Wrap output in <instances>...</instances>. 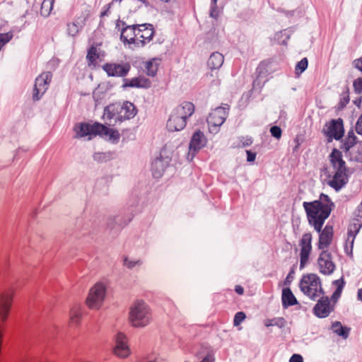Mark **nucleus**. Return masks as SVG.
Listing matches in <instances>:
<instances>
[{
	"label": "nucleus",
	"instance_id": "72a5a7b5",
	"mask_svg": "<svg viewBox=\"0 0 362 362\" xmlns=\"http://www.w3.org/2000/svg\"><path fill=\"white\" fill-rule=\"evenodd\" d=\"M80 31V26L76 23H69L67 24V32L71 36H76Z\"/></svg>",
	"mask_w": 362,
	"mask_h": 362
},
{
	"label": "nucleus",
	"instance_id": "6e6552de",
	"mask_svg": "<svg viewBox=\"0 0 362 362\" xmlns=\"http://www.w3.org/2000/svg\"><path fill=\"white\" fill-rule=\"evenodd\" d=\"M333 285L335 286V291L332 296L331 300H329L327 297H322L314 307V313L319 317L328 316L334 310V306L339 297V280L334 281Z\"/></svg>",
	"mask_w": 362,
	"mask_h": 362
},
{
	"label": "nucleus",
	"instance_id": "4468645a",
	"mask_svg": "<svg viewBox=\"0 0 362 362\" xmlns=\"http://www.w3.org/2000/svg\"><path fill=\"white\" fill-rule=\"evenodd\" d=\"M52 74L49 71L41 74L36 79L34 86L33 98L38 100L46 92L51 82Z\"/></svg>",
	"mask_w": 362,
	"mask_h": 362
},
{
	"label": "nucleus",
	"instance_id": "e433bc0d",
	"mask_svg": "<svg viewBox=\"0 0 362 362\" xmlns=\"http://www.w3.org/2000/svg\"><path fill=\"white\" fill-rule=\"evenodd\" d=\"M141 263L142 262L141 260L134 261L129 259L128 257L124 258V265L129 269H132L133 267L137 265L139 266L141 264Z\"/></svg>",
	"mask_w": 362,
	"mask_h": 362
},
{
	"label": "nucleus",
	"instance_id": "c756f323",
	"mask_svg": "<svg viewBox=\"0 0 362 362\" xmlns=\"http://www.w3.org/2000/svg\"><path fill=\"white\" fill-rule=\"evenodd\" d=\"M160 58H153L146 62L145 69L148 76H155L160 64Z\"/></svg>",
	"mask_w": 362,
	"mask_h": 362
},
{
	"label": "nucleus",
	"instance_id": "aec40b11",
	"mask_svg": "<svg viewBox=\"0 0 362 362\" xmlns=\"http://www.w3.org/2000/svg\"><path fill=\"white\" fill-rule=\"evenodd\" d=\"M322 132L328 142L332 141L334 139L339 140V119H332L326 123Z\"/></svg>",
	"mask_w": 362,
	"mask_h": 362
},
{
	"label": "nucleus",
	"instance_id": "13d9d810",
	"mask_svg": "<svg viewBox=\"0 0 362 362\" xmlns=\"http://www.w3.org/2000/svg\"><path fill=\"white\" fill-rule=\"evenodd\" d=\"M345 284H346V282H345V280L344 279V276H341V292L342 291V289H343Z\"/></svg>",
	"mask_w": 362,
	"mask_h": 362
},
{
	"label": "nucleus",
	"instance_id": "4c0bfd02",
	"mask_svg": "<svg viewBox=\"0 0 362 362\" xmlns=\"http://www.w3.org/2000/svg\"><path fill=\"white\" fill-rule=\"evenodd\" d=\"M245 317H246V315H245V313H243V312L237 313L234 317L233 325L235 327L240 325V324L244 321Z\"/></svg>",
	"mask_w": 362,
	"mask_h": 362
},
{
	"label": "nucleus",
	"instance_id": "a18cd8bd",
	"mask_svg": "<svg viewBox=\"0 0 362 362\" xmlns=\"http://www.w3.org/2000/svg\"><path fill=\"white\" fill-rule=\"evenodd\" d=\"M289 362H303V357L299 354H293Z\"/></svg>",
	"mask_w": 362,
	"mask_h": 362
},
{
	"label": "nucleus",
	"instance_id": "864d4df0",
	"mask_svg": "<svg viewBox=\"0 0 362 362\" xmlns=\"http://www.w3.org/2000/svg\"><path fill=\"white\" fill-rule=\"evenodd\" d=\"M361 102H362V97H359V98H356L353 103L355 105H356L358 108L361 107Z\"/></svg>",
	"mask_w": 362,
	"mask_h": 362
},
{
	"label": "nucleus",
	"instance_id": "20e7f679",
	"mask_svg": "<svg viewBox=\"0 0 362 362\" xmlns=\"http://www.w3.org/2000/svg\"><path fill=\"white\" fill-rule=\"evenodd\" d=\"M354 217L349 221L347 227V235L344 240L343 247L344 253L353 259V248L356 235L362 228V202L354 211Z\"/></svg>",
	"mask_w": 362,
	"mask_h": 362
},
{
	"label": "nucleus",
	"instance_id": "4be33fe9",
	"mask_svg": "<svg viewBox=\"0 0 362 362\" xmlns=\"http://www.w3.org/2000/svg\"><path fill=\"white\" fill-rule=\"evenodd\" d=\"M206 144V139L201 131L195 132L189 143V152L197 153Z\"/></svg>",
	"mask_w": 362,
	"mask_h": 362
},
{
	"label": "nucleus",
	"instance_id": "9d476101",
	"mask_svg": "<svg viewBox=\"0 0 362 362\" xmlns=\"http://www.w3.org/2000/svg\"><path fill=\"white\" fill-rule=\"evenodd\" d=\"M229 106L226 105L215 108L211 111L207 118L209 131L210 133L216 134L219 131V127L226 121L228 115Z\"/></svg>",
	"mask_w": 362,
	"mask_h": 362
},
{
	"label": "nucleus",
	"instance_id": "5fc2aeb1",
	"mask_svg": "<svg viewBox=\"0 0 362 362\" xmlns=\"http://www.w3.org/2000/svg\"><path fill=\"white\" fill-rule=\"evenodd\" d=\"M356 145V151L358 153H361L362 154V141H358L357 144Z\"/></svg>",
	"mask_w": 362,
	"mask_h": 362
},
{
	"label": "nucleus",
	"instance_id": "c03bdc74",
	"mask_svg": "<svg viewBox=\"0 0 362 362\" xmlns=\"http://www.w3.org/2000/svg\"><path fill=\"white\" fill-rule=\"evenodd\" d=\"M269 63L263 62L260 63V64L258 66L257 69V71L258 72L259 75H261L264 74V71H267V67L268 66Z\"/></svg>",
	"mask_w": 362,
	"mask_h": 362
},
{
	"label": "nucleus",
	"instance_id": "0eeeda50",
	"mask_svg": "<svg viewBox=\"0 0 362 362\" xmlns=\"http://www.w3.org/2000/svg\"><path fill=\"white\" fill-rule=\"evenodd\" d=\"M299 287L300 291L310 298H315L322 293L321 280L315 274L303 275Z\"/></svg>",
	"mask_w": 362,
	"mask_h": 362
},
{
	"label": "nucleus",
	"instance_id": "1a4fd4ad",
	"mask_svg": "<svg viewBox=\"0 0 362 362\" xmlns=\"http://www.w3.org/2000/svg\"><path fill=\"white\" fill-rule=\"evenodd\" d=\"M107 291V285L103 282H97L89 290L86 305L90 309L98 310L103 305Z\"/></svg>",
	"mask_w": 362,
	"mask_h": 362
},
{
	"label": "nucleus",
	"instance_id": "6ab92c4d",
	"mask_svg": "<svg viewBox=\"0 0 362 362\" xmlns=\"http://www.w3.org/2000/svg\"><path fill=\"white\" fill-rule=\"evenodd\" d=\"M345 130L344 128V123L341 119V149H343L345 153L347 154L348 151L353 148L358 143V138L355 135L353 130L348 132L346 137L343 139L342 137L344 134Z\"/></svg>",
	"mask_w": 362,
	"mask_h": 362
},
{
	"label": "nucleus",
	"instance_id": "bb28decb",
	"mask_svg": "<svg viewBox=\"0 0 362 362\" xmlns=\"http://www.w3.org/2000/svg\"><path fill=\"white\" fill-rule=\"evenodd\" d=\"M103 56V54H102L100 49L93 45L88 50L86 56L88 66H95L97 64V60Z\"/></svg>",
	"mask_w": 362,
	"mask_h": 362
},
{
	"label": "nucleus",
	"instance_id": "cd10ccee",
	"mask_svg": "<svg viewBox=\"0 0 362 362\" xmlns=\"http://www.w3.org/2000/svg\"><path fill=\"white\" fill-rule=\"evenodd\" d=\"M151 166L153 176L158 178L163 175L167 166V162L160 158H158L153 161Z\"/></svg>",
	"mask_w": 362,
	"mask_h": 362
},
{
	"label": "nucleus",
	"instance_id": "f8f14e48",
	"mask_svg": "<svg viewBox=\"0 0 362 362\" xmlns=\"http://www.w3.org/2000/svg\"><path fill=\"white\" fill-rule=\"evenodd\" d=\"M312 240V234L310 233H306L302 235L299 240L300 269H304L309 262L310 256L313 250Z\"/></svg>",
	"mask_w": 362,
	"mask_h": 362
},
{
	"label": "nucleus",
	"instance_id": "de8ad7c7",
	"mask_svg": "<svg viewBox=\"0 0 362 362\" xmlns=\"http://www.w3.org/2000/svg\"><path fill=\"white\" fill-rule=\"evenodd\" d=\"M53 3L54 0H43L42 3V8H44L49 7L50 8H52Z\"/></svg>",
	"mask_w": 362,
	"mask_h": 362
},
{
	"label": "nucleus",
	"instance_id": "7c9ffc66",
	"mask_svg": "<svg viewBox=\"0 0 362 362\" xmlns=\"http://www.w3.org/2000/svg\"><path fill=\"white\" fill-rule=\"evenodd\" d=\"M286 320L284 317H275L273 319H267L264 320V324L266 327L276 326L282 328L286 325Z\"/></svg>",
	"mask_w": 362,
	"mask_h": 362
},
{
	"label": "nucleus",
	"instance_id": "423d86ee",
	"mask_svg": "<svg viewBox=\"0 0 362 362\" xmlns=\"http://www.w3.org/2000/svg\"><path fill=\"white\" fill-rule=\"evenodd\" d=\"M129 319L135 327L148 325L151 320V311L149 306L142 300L134 302L129 309Z\"/></svg>",
	"mask_w": 362,
	"mask_h": 362
},
{
	"label": "nucleus",
	"instance_id": "6e6d98bb",
	"mask_svg": "<svg viewBox=\"0 0 362 362\" xmlns=\"http://www.w3.org/2000/svg\"><path fill=\"white\" fill-rule=\"evenodd\" d=\"M357 300L362 302V288L358 289Z\"/></svg>",
	"mask_w": 362,
	"mask_h": 362
},
{
	"label": "nucleus",
	"instance_id": "49530a36",
	"mask_svg": "<svg viewBox=\"0 0 362 362\" xmlns=\"http://www.w3.org/2000/svg\"><path fill=\"white\" fill-rule=\"evenodd\" d=\"M247 153V160L248 162H252L255 160L256 153H253L250 151H246Z\"/></svg>",
	"mask_w": 362,
	"mask_h": 362
},
{
	"label": "nucleus",
	"instance_id": "a19ab883",
	"mask_svg": "<svg viewBox=\"0 0 362 362\" xmlns=\"http://www.w3.org/2000/svg\"><path fill=\"white\" fill-rule=\"evenodd\" d=\"M351 332V328L346 325H342L341 324V338L343 339H346L349 335Z\"/></svg>",
	"mask_w": 362,
	"mask_h": 362
},
{
	"label": "nucleus",
	"instance_id": "4d7b16f0",
	"mask_svg": "<svg viewBox=\"0 0 362 362\" xmlns=\"http://www.w3.org/2000/svg\"><path fill=\"white\" fill-rule=\"evenodd\" d=\"M216 9V6H214V5H212V8H211V17L216 18L217 15L215 14Z\"/></svg>",
	"mask_w": 362,
	"mask_h": 362
},
{
	"label": "nucleus",
	"instance_id": "f704fd0d",
	"mask_svg": "<svg viewBox=\"0 0 362 362\" xmlns=\"http://www.w3.org/2000/svg\"><path fill=\"white\" fill-rule=\"evenodd\" d=\"M13 33H0V50L1 48L13 38Z\"/></svg>",
	"mask_w": 362,
	"mask_h": 362
},
{
	"label": "nucleus",
	"instance_id": "052dcab7",
	"mask_svg": "<svg viewBox=\"0 0 362 362\" xmlns=\"http://www.w3.org/2000/svg\"><path fill=\"white\" fill-rule=\"evenodd\" d=\"M217 1L218 0H211L212 5L216 6Z\"/></svg>",
	"mask_w": 362,
	"mask_h": 362
},
{
	"label": "nucleus",
	"instance_id": "393cba45",
	"mask_svg": "<svg viewBox=\"0 0 362 362\" xmlns=\"http://www.w3.org/2000/svg\"><path fill=\"white\" fill-rule=\"evenodd\" d=\"M151 85V82L149 79L144 76H139L131 79H126L123 86L148 88Z\"/></svg>",
	"mask_w": 362,
	"mask_h": 362
},
{
	"label": "nucleus",
	"instance_id": "2f4dec72",
	"mask_svg": "<svg viewBox=\"0 0 362 362\" xmlns=\"http://www.w3.org/2000/svg\"><path fill=\"white\" fill-rule=\"evenodd\" d=\"M308 61L307 58L302 59L298 62L295 68V74L298 77L308 68Z\"/></svg>",
	"mask_w": 362,
	"mask_h": 362
},
{
	"label": "nucleus",
	"instance_id": "a878e982",
	"mask_svg": "<svg viewBox=\"0 0 362 362\" xmlns=\"http://www.w3.org/2000/svg\"><path fill=\"white\" fill-rule=\"evenodd\" d=\"M224 62V57L219 52H214L209 57L207 66L211 70H216L221 67Z\"/></svg>",
	"mask_w": 362,
	"mask_h": 362
},
{
	"label": "nucleus",
	"instance_id": "473e14b6",
	"mask_svg": "<svg viewBox=\"0 0 362 362\" xmlns=\"http://www.w3.org/2000/svg\"><path fill=\"white\" fill-rule=\"evenodd\" d=\"M345 154L346 157L349 158L350 160L362 163V154L361 153L357 152V151H354L349 150L347 154Z\"/></svg>",
	"mask_w": 362,
	"mask_h": 362
},
{
	"label": "nucleus",
	"instance_id": "58836bf2",
	"mask_svg": "<svg viewBox=\"0 0 362 362\" xmlns=\"http://www.w3.org/2000/svg\"><path fill=\"white\" fill-rule=\"evenodd\" d=\"M270 132L272 136L279 139L281 137L282 131L280 127L277 126H273L270 129Z\"/></svg>",
	"mask_w": 362,
	"mask_h": 362
},
{
	"label": "nucleus",
	"instance_id": "2eb2a0df",
	"mask_svg": "<svg viewBox=\"0 0 362 362\" xmlns=\"http://www.w3.org/2000/svg\"><path fill=\"white\" fill-rule=\"evenodd\" d=\"M137 38H136V47H144L151 42L154 36L155 30L153 25L145 23L137 25Z\"/></svg>",
	"mask_w": 362,
	"mask_h": 362
},
{
	"label": "nucleus",
	"instance_id": "5701e85b",
	"mask_svg": "<svg viewBox=\"0 0 362 362\" xmlns=\"http://www.w3.org/2000/svg\"><path fill=\"white\" fill-rule=\"evenodd\" d=\"M136 33H137V25L127 26L122 31L121 40L124 43L134 44L136 46V38H137V35Z\"/></svg>",
	"mask_w": 362,
	"mask_h": 362
},
{
	"label": "nucleus",
	"instance_id": "412c9836",
	"mask_svg": "<svg viewBox=\"0 0 362 362\" xmlns=\"http://www.w3.org/2000/svg\"><path fill=\"white\" fill-rule=\"evenodd\" d=\"M319 242L317 244L320 250L327 249L331 244L333 238V228L327 225L325 228L320 232Z\"/></svg>",
	"mask_w": 362,
	"mask_h": 362
},
{
	"label": "nucleus",
	"instance_id": "b1692460",
	"mask_svg": "<svg viewBox=\"0 0 362 362\" xmlns=\"http://www.w3.org/2000/svg\"><path fill=\"white\" fill-rule=\"evenodd\" d=\"M82 318V306L80 304H74L69 311V325L70 327H78Z\"/></svg>",
	"mask_w": 362,
	"mask_h": 362
},
{
	"label": "nucleus",
	"instance_id": "09e8293b",
	"mask_svg": "<svg viewBox=\"0 0 362 362\" xmlns=\"http://www.w3.org/2000/svg\"><path fill=\"white\" fill-rule=\"evenodd\" d=\"M146 362H168V360L163 357L158 356L154 358H151Z\"/></svg>",
	"mask_w": 362,
	"mask_h": 362
},
{
	"label": "nucleus",
	"instance_id": "603ef678",
	"mask_svg": "<svg viewBox=\"0 0 362 362\" xmlns=\"http://www.w3.org/2000/svg\"><path fill=\"white\" fill-rule=\"evenodd\" d=\"M235 291L239 295H243L244 293V288L240 285L235 286Z\"/></svg>",
	"mask_w": 362,
	"mask_h": 362
},
{
	"label": "nucleus",
	"instance_id": "c9c22d12",
	"mask_svg": "<svg viewBox=\"0 0 362 362\" xmlns=\"http://www.w3.org/2000/svg\"><path fill=\"white\" fill-rule=\"evenodd\" d=\"M353 87L356 93H362V76L354 80Z\"/></svg>",
	"mask_w": 362,
	"mask_h": 362
},
{
	"label": "nucleus",
	"instance_id": "39448f33",
	"mask_svg": "<svg viewBox=\"0 0 362 362\" xmlns=\"http://www.w3.org/2000/svg\"><path fill=\"white\" fill-rule=\"evenodd\" d=\"M137 112L135 105L130 102H124L123 104L113 103L107 106L104 110L103 118L122 121L133 118Z\"/></svg>",
	"mask_w": 362,
	"mask_h": 362
},
{
	"label": "nucleus",
	"instance_id": "a211bd4d",
	"mask_svg": "<svg viewBox=\"0 0 362 362\" xmlns=\"http://www.w3.org/2000/svg\"><path fill=\"white\" fill-rule=\"evenodd\" d=\"M320 272L322 274L329 275L335 269V265L331 259L329 253L324 250L321 252L317 259Z\"/></svg>",
	"mask_w": 362,
	"mask_h": 362
},
{
	"label": "nucleus",
	"instance_id": "9b49d317",
	"mask_svg": "<svg viewBox=\"0 0 362 362\" xmlns=\"http://www.w3.org/2000/svg\"><path fill=\"white\" fill-rule=\"evenodd\" d=\"M329 158L333 171H331L330 168L325 169V171L329 174L325 181L328 185L338 191L339 189V151L334 148Z\"/></svg>",
	"mask_w": 362,
	"mask_h": 362
},
{
	"label": "nucleus",
	"instance_id": "bf43d9fd",
	"mask_svg": "<svg viewBox=\"0 0 362 362\" xmlns=\"http://www.w3.org/2000/svg\"><path fill=\"white\" fill-rule=\"evenodd\" d=\"M291 274L290 273L287 277H286V284L288 283L289 282V280L288 279H291Z\"/></svg>",
	"mask_w": 362,
	"mask_h": 362
},
{
	"label": "nucleus",
	"instance_id": "0e129e2a",
	"mask_svg": "<svg viewBox=\"0 0 362 362\" xmlns=\"http://www.w3.org/2000/svg\"><path fill=\"white\" fill-rule=\"evenodd\" d=\"M100 153L95 154V157L100 156Z\"/></svg>",
	"mask_w": 362,
	"mask_h": 362
},
{
	"label": "nucleus",
	"instance_id": "f3484780",
	"mask_svg": "<svg viewBox=\"0 0 362 362\" xmlns=\"http://www.w3.org/2000/svg\"><path fill=\"white\" fill-rule=\"evenodd\" d=\"M114 353L119 357L125 358L130 354V349L127 344V339L123 333H118L115 337V346Z\"/></svg>",
	"mask_w": 362,
	"mask_h": 362
},
{
	"label": "nucleus",
	"instance_id": "3c124183",
	"mask_svg": "<svg viewBox=\"0 0 362 362\" xmlns=\"http://www.w3.org/2000/svg\"><path fill=\"white\" fill-rule=\"evenodd\" d=\"M332 329L334 332L339 334V322H335L334 323H333Z\"/></svg>",
	"mask_w": 362,
	"mask_h": 362
},
{
	"label": "nucleus",
	"instance_id": "e2e57ef3",
	"mask_svg": "<svg viewBox=\"0 0 362 362\" xmlns=\"http://www.w3.org/2000/svg\"><path fill=\"white\" fill-rule=\"evenodd\" d=\"M220 83V80L217 79L216 81H214L215 85H218Z\"/></svg>",
	"mask_w": 362,
	"mask_h": 362
},
{
	"label": "nucleus",
	"instance_id": "ddd939ff",
	"mask_svg": "<svg viewBox=\"0 0 362 362\" xmlns=\"http://www.w3.org/2000/svg\"><path fill=\"white\" fill-rule=\"evenodd\" d=\"M14 291L8 290L0 294V321L4 322L8 318L12 309Z\"/></svg>",
	"mask_w": 362,
	"mask_h": 362
},
{
	"label": "nucleus",
	"instance_id": "79ce46f5",
	"mask_svg": "<svg viewBox=\"0 0 362 362\" xmlns=\"http://www.w3.org/2000/svg\"><path fill=\"white\" fill-rule=\"evenodd\" d=\"M349 178L346 175H342V154L341 153V189L347 184Z\"/></svg>",
	"mask_w": 362,
	"mask_h": 362
},
{
	"label": "nucleus",
	"instance_id": "dca6fc26",
	"mask_svg": "<svg viewBox=\"0 0 362 362\" xmlns=\"http://www.w3.org/2000/svg\"><path fill=\"white\" fill-rule=\"evenodd\" d=\"M130 68L128 63H106L103 66V70L109 76L115 77L125 76L129 73Z\"/></svg>",
	"mask_w": 362,
	"mask_h": 362
},
{
	"label": "nucleus",
	"instance_id": "ea45409f",
	"mask_svg": "<svg viewBox=\"0 0 362 362\" xmlns=\"http://www.w3.org/2000/svg\"><path fill=\"white\" fill-rule=\"evenodd\" d=\"M354 173V168H348L346 165L345 161L342 159V175H346L347 177L350 176Z\"/></svg>",
	"mask_w": 362,
	"mask_h": 362
},
{
	"label": "nucleus",
	"instance_id": "680f3d73",
	"mask_svg": "<svg viewBox=\"0 0 362 362\" xmlns=\"http://www.w3.org/2000/svg\"><path fill=\"white\" fill-rule=\"evenodd\" d=\"M252 144V141L250 139H248L247 141H246V144H245V145H250Z\"/></svg>",
	"mask_w": 362,
	"mask_h": 362
},
{
	"label": "nucleus",
	"instance_id": "7ed1b4c3",
	"mask_svg": "<svg viewBox=\"0 0 362 362\" xmlns=\"http://www.w3.org/2000/svg\"><path fill=\"white\" fill-rule=\"evenodd\" d=\"M194 105L192 103L184 101L177 106L171 112L167 122V128L170 132H178L183 129L187 119L193 115Z\"/></svg>",
	"mask_w": 362,
	"mask_h": 362
},
{
	"label": "nucleus",
	"instance_id": "8fccbe9b",
	"mask_svg": "<svg viewBox=\"0 0 362 362\" xmlns=\"http://www.w3.org/2000/svg\"><path fill=\"white\" fill-rule=\"evenodd\" d=\"M349 102V95L344 96L341 98V109L344 108Z\"/></svg>",
	"mask_w": 362,
	"mask_h": 362
},
{
	"label": "nucleus",
	"instance_id": "c85d7f7f",
	"mask_svg": "<svg viewBox=\"0 0 362 362\" xmlns=\"http://www.w3.org/2000/svg\"><path fill=\"white\" fill-rule=\"evenodd\" d=\"M282 305L284 308L295 305L298 301L289 288H284L282 290Z\"/></svg>",
	"mask_w": 362,
	"mask_h": 362
},
{
	"label": "nucleus",
	"instance_id": "f03ea898",
	"mask_svg": "<svg viewBox=\"0 0 362 362\" xmlns=\"http://www.w3.org/2000/svg\"><path fill=\"white\" fill-rule=\"evenodd\" d=\"M74 131L76 137L82 138L88 136V139H91L93 136L99 135L112 143L119 141L120 134L117 130L109 128L102 124L95 122L93 124L87 123H80L75 126Z\"/></svg>",
	"mask_w": 362,
	"mask_h": 362
},
{
	"label": "nucleus",
	"instance_id": "f257e3e1",
	"mask_svg": "<svg viewBox=\"0 0 362 362\" xmlns=\"http://www.w3.org/2000/svg\"><path fill=\"white\" fill-rule=\"evenodd\" d=\"M303 206L309 224L317 232H320L325 220L330 215L334 204L327 195L321 194L318 200L304 202Z\"/></svg>",
	"mask_w": 362,
	"mask_h": 362
},
{
	"label": "nucleus",
	"instance_id": "37998d69",
	"mask_svg": "<svg viewBox=\"0 0 362 362\" xmlns=\"http://www.w3.org/2000/svg\"><path fill=\"white\" fill-rule=\"evenodd\" d=\"M353 66L362 73V57L356 59L352 62Z\"/></svg>",
	"mask_w": 362,
	"mask_h": 362
}]
</instances>
